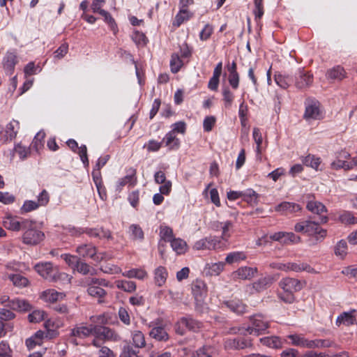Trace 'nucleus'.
I'll list each match as a JSON object with an SVG mask.
<instances>
[{"label": "nucleus", "instance_id": "nucleus-12", "mask_svg": "<svg viewBox=\"0 0 357 357\" xmlns=\"http://www.w3.org/2000/svg\"><path fill=\"white\" fill-rule=\"evenodd\" d=\"M219 243L215 237L208 236L197 241L193 245V249L196 250H215Z\"/></svg>", "mask_w": 357, "mask_h": 357}, {"label": "nucleus", "instance_id": "nucleus-20", "mask_svg": "<svg viewBox=\"0 0 357 357\" xmlns=\"http://www.w3.org/2000/svg\"><path fill=\"white\" fill-rule=\"evenodd\" d=\"M355 312V310H352L349 312H342L337 317L335 321V324L337 326H340L342 324H344L347 326L353 325L356 321V317L354 315V313Z\"/></svg>", "mask_w": 357, "mask_h": 357}, {"label": "nucleus", "instance_id": "nucleus-30", "mask_svg": "<svg viewBox=\"0 0 357 357\" xmlns=\"http://www.w3.org/2000/svg\"><path fill=\"white\" fill-rule=\"evenodd\" d=\"M302 162L307 167H310L317 171L321 169L319 166L321 165V160L319 157H317L314 155L308 154L303 158Z\"/></svg>", "mask_w": 357, "mask_h": 357}, {"label": "nucleus", "instance_id": "nucleus-29", "mask_svg": "<svg viewBox=\"0 0 357 357\" xmlns=\"http://www.w3.org/2000/svg\"><path fill=\"white\" fill-rule=\"evenodd\" d=\"M231 311L236 314H243L245 312L246 306L241 301H228L223 303Z\"/></svg>", "mask_w": 357, "mask_h": 357}, {"label": "nucleus", "instance_id": "nucleus-25", "mask_svg": "<svg viewBox=\"0 0 357 357\" xmlns=\"http://www.w3.org/2000/svg\"><path fill=\"white\" fill-rule=\"evenodd\" d=\"M193 14L190 13L188 8H180L179 12L175 16L174 20L172 23L173 26L178 27L184 22L190 20Z\"/></svg>", "mask_w": 357, "mask_h": 357}, {"label": "nucleus", "instance_id": "nucleus-56", "mask_svg": "<svg viewBox=\"0 0 357 357\" xmlns=\"http://www.w3.org/2000/svg\"><path fill=\"white\" fill-rule=\"evenodd\" d=\"M183 66V61L180 59L178 54H172L170 60L171 70L173 73H176L181 66Z\"/></svg>", "mask_w": 357, "mask_h": 357}, {"label": "nucleus", "instance_id": "nucleus-15", "mask_svg": "<svg viewBox=\"0 0 357 357\" xmlns=\"http://www.w3.org/2000/svg\"><path fill=\"white\" fill-rule=\"evenodd\" d=\"M19 128L20 123L17 121L13 120L9 123H8L6 126L4 130L5 133L3 136L4 142L14 139L17 136Z\"/></svg>", "mask_w": 357, "mask_h": 357}, {"label": "nucleus", "instance_id": "nucleus-39", "mask_svg": "<svg viewBox=\"0 0 357 357\" xmlns=\"http://www.w3.org/2000/svg\"><path fill=\"white\" fill-rule=\"evenodd\" d=\"M215 349L209 345H204L193 353L192 357H213Z\"/></svg>", "mask_w": 357, "mask_h": 357}, {"label": "nucleus", "instance_id": "nucleus-14", "mask_svg": "<svg viewBox=\"0 0 357 357\" xmlns=\"http://www.w3.org/2000/svg\"><path fill=\"white\" fill-rule=\"evenodd\" d=\"M93 324L86 326L83 324L76 325L71 329L70 335L79 338H86L93 335Z\"/></svg>", "mask_w": 357, "mask_h": 357}, {"label": "nucleus", "instance_id": "nucleus-64", "mask_svg": "<svg viewBox=\"0 0 357 357\" xmlns=\"http://www.w3.org/2000/svg\"><path fill=\"white\" fill-rule=\"evenodd\" d=\"M50 201V195L47 190H43L38 196L37 203L39 206H46Z\"/></svg>", "mask_w": 357, "mask_h": 357}, {"label": "nucleus", "instance_id": "nucleus-16", "mask_svg": "<svg viewBox=\"0 0 357 357\" xmlns=\"http://www.w3.org/2000/svg\"><path fill=\"white\" fill-rule=\"evenodd\" d=\"M257 273V268L243 266L234 272L233 275L235 278L241 280H250L255 277Z\"/></svg>", "mask_w": 357, "mask_h": 357}, {"label": "nucleus", "instance_id": "nucleus-5", "mask_svg": "<svg viewBox=\"0 0 357 357\" xmlns=\"http://www.w3.org/2000/svg\"><path fill=\"white\" fill-rule=\"evenodd\" d=\"M34 269L43 278L52 282L56 281L61 275L50 262L38 263L35 265Z\"/></svg>", "mask_w": 357, "mask_h": 357}, {"label": "nucleus", "instance_id": "nucleus-28", "mask_svg": "<svg viewBox=\"0 0 357 357\" xmlns=\"http://www.w3.org/2000/svg\"><path fill=\"white\" fill-rule=\"evenodd\" d=\"M168 273L167 268L164 266L158 267L154 272V280L155 284L162 287L166 282Z\"/></svg>", "mask_w": 357, "mask_h": 357}, {"label": "nucleus", "instance_id": "nucleus-18", "mask_svg": "<svg viewBox=\"0 0 357 357\" xmlns=\"http://www.w3.org/2000/svg\"><path fill=\"white\" fill-rule=\"evenodd\" d=\"M278 296L285 303L289 302L290 298V278H286L280 281Z\"/></svg>", "mask_w": 357, "mask_h": 357}, {"label": "nucleus", "instance_id": "nucleus-33", "mask_svg": "<svg viewBox=\"0 0 357 357\" xmlns=\"http://www.w3.org/2000/svg\"><path fill=\"white\" fill-rule=\"evenodd\" d=\"M313 82L312 75L309 73L301 74L296 82V86L298 89H303L310 86Z\"/></svg>", "mask_w": 357, "mask_h": 357}, {"label": "nucleus", "instance_id": "nucleus-23", "mask_svg": "<svg viewBox=\"0 0 357 357\" xmlns=\"http://www.w3.org/2000/svg\"><path fill=\"white\" fill-rule=\"evenodd\" d=\"M137 171L135 168L130 167L128 170V174L119 181L118 186L122 188L127 184L135 185L137 183Z\"/></svg>", "mask_w": 357, "mask_h": 357}, {"label": "nucleus", "instance_id": "nucleus-50", "mask_svg": "<svg viewBox=\"0 0 357 357\" xmlns=\"http://www.w3.org/2000/svg\"><path fill=\"white\" fill-rule=\"evenodd\" d=\"M339 220L345 225H355L357 223V218L349 211H344L340 215Z\"/></svg>", "mask_w": 357, "mask_h": 357}, {"label": "nucleus", "instance_id": "nucleus-40", "mask_svg": "<svg viewBox=\"0 0 357 357\" xmlns=\"http://www.w3.org/2000/svg\"><path fill=\"white\" fill-rule=\"evenodd\" d=\"M160 236L161 240L169 243L175 238L172 229L166 225H161L160 227Z\"/></svg>", "mask_w": 357, "mask_h": 357}, {"label": "nucleus", "instance_id": "nucleus-36", "mask_svg": "<svg viewBox=\"0 0 357 357\" xmlns=\"http://www.w3.org/2000/svg\"><path fill=\"white\" fill-rule=\"evenodd\" d=\"M116 286L118 289L128 293L134 292L137 288V285L135 282L123 280L116 281Z\"/></svg>", "mask_w": 357, "mask_h": 357}, {"label": "nucleus", "instance_id": "nucleus-13", "mask_svg": "<svg viewBox=\"0 0 357 357\" xmlns=\"http://www.w3.org/2000/svg\"><path fill=\"white\" fill-rule=\"evenodd\" d=\"M226 349H243L251 346L250 340L244 338H229L224 343Z\"/></svg>", "mask_w": 357, "mask_h": 357}, {"label": "nucleus", "instance_id": "nucleus-32", "mask_svg": "<svg viewBox=\"0 0 357 357\" xmlns=\"http://www.w3.org/2000/svg\"><path fill=\"white\" fill-rule=\"evenodd\" d=\"M8 278L14 286L19 288L26 287L29 284V280L26 277L19 273L10 274Z\"/></svg>", "mask_w": 357, "mask_h": 357}, {"label": "nucleus", "instance_id": "nucleus-62", "mask_svg": "<svg viewBox=\"0 0 357 357\" xmlns=\"http://www.w3.org/2000/svg\"><path fill=\"white\" fill-rule=\"evenodd\" d=\"M309 340L298 335H291V344L297 346L306 347Z\"/></svg>", "mask_w": 357, "mask_h": 357}, {"label": "nucleus", "instance_id": "nucleus-42", "mask_svg": "<svg viewBox=\"0 0 357 357\" xmlns=\"http://www.w3.org/2000/svg\"><path fill=\"white\" fill-rule=\"evenodd\" d=\"M129 233L133 240L142 241L144 239V231L138 225H131L129 227Z\"/></svg>", "mask_w": 357, "mask_h": 357}, {"label": "nucleus", "instance_id": "nucleus-31", "mask_svg": "<svg viewBox=\"0 0 357 357\" xmlns=\"http://www.w3.org/2000/svg\"><path fill=\"white\" fill-rule=\"evenodd\" d=\"M170 245L173 250L178 255L184 254L188 250V245L186 242L180 238H174L170 242Z\"/></svg>", "mask_w": 357, "mask_h": 357}, {"label": "nucleus", "instance_id": "nucleus-1", "mask_svg": "<svg viewBox=\"0 0 357 357\" xmlns=\"http://www.w3.org/2000/svg\"><path fill=\"white\" fill-rule=\"evenodd\" d=\"M93 335L95 337L92 341V344L96 347H100L102 345L100 342L107 341L116 342L120 340V336L113 329L103 326L93 325Z\"/></svg>", "mask_w": 357, "mask_h": 357}, {"label": "nucleus", "instance_id": "nucleus-59", "mask_svg": "<svg viewBox=\"0 0 357 357\" xmlns=\"http://www.w3.org/2000/svg\"><path fill=\"white\" fill-rule=\"evenodd\" d=\"M38 207H39V205L38 204L37 202L27 200V201L24 202V204L21 207L20 210H21L22 213H29L30 211L36 210Z\"/></svg>", "mask_w": 357, "mask_h": 357}, {"label": "nucleus", "instance_id": "nucleus-4", "mask_svg": "<svg viewBox=\"0 0 357 357\" xmlns=\"http://www.w3.org/2000/svg\"><path fill=\"white\" fill-rule=\"evenodd\" d=\"M250 321L252 326L245 328L246 331L250 335H259L264 333L269 327L268 320L261 314L251 317Z\"/></svg>", "mask_w": 357, "mask_h": 357}, {"label": "nucleus", "instance_id": "nucleus-11", "mask_svg": "<svg viewBox=\"0 0 357 357\" xmlns=\"http://www.w3.org/2000/svg\"><path fill=\"white\" fill-rule=\"evenodd\" d=\"M192 291L197 305H202L207 292L205 283L202 280H195L192 284Z\"/></svg>", "mask_w": 357, "mask_h": 357}, {"label": "nucleus", "instance_id": "nucleus-52", "mask_svg": "<svg viewBox=\"0 0 357 357\" xmlns=\"http://www.w3.org/2000/svg\"><path fill=\"white\" fill-rule=\"evenodd\" d=\"M45 311L36 310L28 315V319L31 323H38L45 319Z\"/></svg>", "mask_w": 357, "mask_h": 357}, {"label": "nucleus", "instance_id": "nucleus-21", "mask_svg": "<svg viewBox=\"0 0 357 357\" xmlns=\"http://www.w3.org/2000/svg\"><path fill=\"white\" fill-rule=\"evenodd\" d=\"M17 63V59L15 52H7L3 60L4 69L12 74Z\"/></svg>", "mask_w": 357, "mask_h": 357}, {"label": "nucleus", "instance_id": "nucleus-43", "mask_svg": "<svg viewBox=\"0 0 357 357\" xmlns=\"http://www.w3.org/2000/svg\"><path fill=\"white\" fill-rule=\"evenodd\" d=\"M95 13H98L102 17H104L105 21L110 26L111 29L114 33H116V31H117V26L114 18L112 17L109 13L102 8H100V10H96Z\"/></svg>", "mask_w": 357, "mask_h": 357}, {"label": "nucleus", "instance_id": "nucleus-27", "mask_svg": "<svg viewBox=\"0 0 357 357\" xmlns=\"http://www.w3.org/2000/svg\"><path fill=\"white\" fill-rule=\"evenodd\" d=\"M326 77L333 81H340L344 78L345 71L342 67L337 66L327 71Z\"/></svg>", "mask_w": 357, "mask_h": 357}, {"label": "nucleus", "instance_id": "nucleus-34", "mask_svg": "<svg viewBox=\"0 0 357 357\" xmlns=\"http://www.w3.org/2000/svg\"><path fill=\"white\" fill-rule=\"evenodd\" d=\"M149 335L158 341H167L169 339V335L165 329L162 326L153 327Z\"/></svg>", "mask_w": 357, "mask_h": 357}, {"label": "nucleus", "instance_id": "nucleus-8", "mask_svg": "<svg viewBox=\"0 0 357 357\" xmlns=\"http://www.w3.org/2000/svg\"><path fill=\"white\" fill-rule=\"evenodd\" d=\"M75 251L79 256V257H89L96 261H100L103 260L102 257H100L99 256H96L97 248L91 243L81 244L76 248Z\"/></svg>", "mask_w": 357, "mask_h": 357}, {"label": "nucleus", "instance_id": "nucleus-7", "mask_svg": "<svg viewBox=\"0 0 357 357\" xmlns=\"http://www.w3.org/2000/svg\"><path fill=\"white\" fill-rule=\"evenodd\" d=\"M202 326V324L197 320L192 319L190 317H182L179 319L176 324V332L180 335H183L185 331L183 327H185L188 330L197 332Z\"/></svg>", "mask_w": 357, "mask_h": 357}, {"label": "nucleus", "instance_id": "nucleus-38", "mask_svg": "<svg viewBox=\"0 0 357 357\" xmlns=\"http://www.w3.org/2000/svg\"><path fill=\"white\" fill-rule=\"evenodd\" d=\"M75 271L84 275L88 274L93 275L95 272L94 268H93L89 264L82 260L81 259L79 260V263L77 264L75 268Z\"/></svg>", "mask_w": 357, "mask_h": 357}, {"label": "nucleus", "instance_id": "nucleus-47", "mask_svg": "<svg viewBox=\"0 0 357 357\" xmlns=\"http://www.w3.org/2000/svg\"><path fill=\"white\" fill-rule=\"evenodd\" d=\"M332 345L333 342L328 340H309L307 348H325L331 347Z\"/></svg>", "mask_w": 357, "mask_h": 357}, {"label": "nucleus", "instance_id": "nucleus-60", "mask_svg": "<svg viewBox=\"0 0 357 357\" xmlns=\"http://www.w3.org/2000/svg\"><path fill=\"white\" fill-rule=\"evenodd\" d=\"M76 153L79 154L84 167H87L89 165V162L87 156V149L86 145H82L79 146Z\"/></svg>", "mask_w": 357, "mask_h": 357}, {"label": "nucleus", "instance_id": "nucleus-44", "mask_svg": "<svg viewBox=\"0 0 357 357\" xmlns=\"http://www.w3.org/2000/svg\"><path fill=\"white\" fill-rule=\"evenodd\" d=\"M95 13H98L102 17H104L105 21L110 26L111 29L114 33H116V31H117V26L114 18L112 17L109 13L102 8H100V10H96Z\"/></svg>", "mask_w": 357, "mask_h": 357}, {"label": "nucleus", "instance_id": "nucleus-58", "mask_svg": "<svg viewBox=\"0 0 357 357\" xmlns=\"http://www.w3.org/2000/svg\"><path fill=\"white\" fill-rule=\"evenodd\" d=\"M275 81L276 84L282 89H287L289 86L290 78L280 73L275 75Z\"/></svg>", "mask_w": 357, "mask_h": 357}, {"label": "nucleus", "instance_id": "nucleus-46", "mask_svg": "<svg viewBox=\"0 0 357 357\" xmlns=\"http://www.w3.org/2000/svg\"><path fill=\"white\" fill-rule=\"evenodd\" d=\"M95 13H98L102 17H104L105 21L110 26L111 29L114 33H116V31H117V26L114 18L112 17L109 13L102 8H100V10H96Z\"/></svg>", "mask_w": 357, "mask_h": 357}, {"label": "nucleus", "instance_id": "nucleus-51", "mask_svg": "<svg viewBox=\"0 0 357 357\" xmlns=\"http://www.w3.org/2000/svg\"><path fill=\"white\" fill-rule=\"evenodd\" d=\"M347 253V243L344 240H340L335 247L336 256L343 259Z\"/></svg>", "mask_w": 357, "mask_h": 357}, {"label": "nucleus", "instance_id": "nucleus-17", "mask_svg": "<svg viewBox=\"0 0 357 357\" xmlns=\"http://www.w3.org/2000/svg\"><path fill=\"white\" fill-rule=\"evenodd\" d=\"M6 306L19 312H27L31 310V305L27 301L19 298L11 300Z\"/></svg>", "mask_w": 357, "mask_h": 357}, {"label": "nucleus", "instance_id": "nucleus-22", "mask_svg": "<svg viewBox=\"0 0 357 357\" xmlns=\"http://www.w3.org/2000/svg\"><path fill=\"white\" fill-rule=\"evenodd\" d=\"M162 143H165L169 150H176L180 146V140L174 134V131H169L165 135L162 139Z\"/></svg>", "mask_w": 357, "mask_h": 357}, {"label": "nucleus", "instance_id": "nucleus-10", "mask_svg": "<svg viewBox=\"0 0 357 357\" xmlns=\"http://www.w3.org/2000/svg\"><path fill=\"white\" fill-rule=\"evenodd\" d=\"M30 225V220L27 219L19 220L17 217L7 216L3 220V226L12 231H18L25 229Z\"/></svg>", "mask_w": 357, "mask_h": 357}, {"label": "nucleus", "instance_id": "nucleus-6", "mask_svg": "<svg viewBox=\"0 0 357 357\" xmlns=\"http://www.w3.org/2000/svg\"><path fill=\"white\" fill-rule=\"evenodd\" d=\"M306 208L311 213L319 215L320 223H326L328 222L327 208L321 202L315 200L313 197L307 201Z\"/></svg>", "mask_w": 357, "mask_h": 357}, {"label": "nucleus", "instance_id": "nucleus-2", "mask_svg": "<svg viewBox=\"0 0 357 357\" xmlns=\"http://www.w3.org/2000/svg\"><path fill=\"white\" fill-rule=\"evenodd\" d=\"M319 220L316 221L305 220L298 222L294 226L296 232L307 234L309 236H314L317 240L324 239L326 236V230L322 229L319 225Z\"/></svg>", "mask_w": 357, "mask_h": 357}, {"label": "nucleus", "instance_id": "nucleus-3", "mask_svg": "<svg viewBox=\"0 0 357 357\" xmlns=\"http://www.w3.org/2000/svg\"><path fill=\"white\" fill-rule=\"evenodd\" d=\"M22 236V242L26 245H36L40 243L45 238L43 231L36 229L34 222L30 220V225L26 227Z\"/></svg>", "mask_w": 357, "mask_h": 357}, {"label": "nucleus", "instance_id": "nucleus-9", "mask_svg": "<svg viewBox=\"0 0 357 357\" xmlns=\"http://www.w3.org/2000/svg\"><path fill=\"white\" fill-rule=\"evenodd\" d=\"M304 117L307 120H317L323 117L320 110V103L315 100H307Z\"/></svg>", "mask_w": 357, "mask_h": 357}, {"label": "nucleus", "instance_id": "nucleus-19", "mask_svg": "<svg viewBox=\"0 0 357 357\" xmlns=\"http://www.w3.org/2000/svg\"><path fill=\"white\" fill-rule=\"evenodd\" d=\"M65 296L63 292H59L54 289H47L43 291L40 294V298L45 302L54 303L62 299Z\"/></svg>", "mask_w": 357, "mask_h": 357}, {"label": "nucleus", "instance_id": "nucleus-61", "mask_svg": "<svg viewBox=\"0 0 357 357\" xmlns=\"http://www.w3.org/2000/svg\"><path fill=\"white\" fill-rule=\"evenodd\" d=\"M264 343L270 347L279 348L282 347L281 340L278 337H271L265 338Z\"/></svg>", "mask_w": 357, "mask_h": 357}, {"label": "nucleus", "instance_id": "nucleus-54", "mask_svg": "<svg viewBox=\"0 0 357 357\" xmlns=\"http://www.w3.org/2000/svg\"><path fill=\"white\" fill-rule=\"evenodd\" d=\"M273 241H279L283 244H288L290 242V234L287 232L279 231L271 236Z\"/></svg>", "mask_w": 357, "mask_h": 357}, {"label": "nucleus", "instance_id": "nucleus-57", "mask_svg": "<svg viewBox=\"0 0 357 357\" xmlns=\"http://www.w3.org/2000/svg\"><path fill=\"white\" fill-rule=\"evenodd\" d=\"M246 258L245 255L242 252H234L229 253L225 261L228 264H232L234 262L239 261L241 260H243Z\"/></svg>", "mask_w": 357, "mask_h": 357}, {"label": "nucleus", "instance_id": "nucleus-48", "mask_svg": "<svg viewBox=\"0 0 357 357\" xmlns=\"http://www.w3.org/2000/svg\"><path fill=\"white\" fill-rule=\"evenodd\" d=\"M259 195L252 189H247L243 191V199L249 204H257Z\"/></svg>", "mask_w": 357, "mask_h": 357}, {"label": "nucleus", "instance_id": "nucleus-63", "mask_svg": "<svg viewBox=\"0 0 357 357\" xmlns=\"http://www.w3.org/2000/svg\"><path fill=\"white\" fill-rule=\"evenodd\" d=\"M254 14L256 19H261L264 15L263 0H255Z\"/></svg>", "mask_w": 357, "mask_h": 357}, {"label": "nucleus", "instance_id": "nucleus-24", "mask_svg": "<svg viewBox=\"0 0 357 357\" xmlns=\"http://www.w3.org/2000/svg\"><path fill=\"white\" fill-rule=\"evenodd\" d=\"M222 229V236L221 238L227 241L229 238L231 236V234L234 231V225L231 221H226L224 222H217L216 223V229Z\"/></svg>", "mask_w": 357, "mask_h": 357}, {"label": "nucleus", "instance_id": "nucleus-37", "mask_svg": "<svg viewBox=\"0 0 357 357\" xmlns=\"http://www.w3.org/2000/svg\"><path fill=\"white\" fill-rule=\"evenodd\" d=\"M122 275L128 278H137L139 280H143L147 277V273L141 268H132L123 272Z\"/></svg>", "mask_w": 357, "mask_h": 357}, {"label": "nucleus", "instance_id": "nucleus-35", "mask_svg": "<svg viewBox=\"0 0 357 357\" xmlns=\"http://www.w3.org/2000/svg\"><path fill=\"white\" fill-rule=\"evenodd\" d=\"M274 281V278L268 275L262 278L259 279L257 282L253 284V287L257 291H261L267 287H270Z\"/></svg>", "mask_w": 357, "mask_h": 357}, {"label": "nucleus", "instance_id": "nucleus-41", "mask_svg": "<svg viewBox=\"0 0 357 357\" xmlns=\"http://www.w3.org/2000/svg\"><path fill=\"white\" fill-rule=\"evenodd\" d=\"M101 287L102 285H96L94 287H89L87 289L88 294L95 298H98L99 303L102 302L101 298H102L106 295V291Z\"/></svg>", "mask_w": 357, "mask_h": 357}, {"label": "nucleus", "instance_id": "nucleus-45", "mask_svg": "<svg viewBox=\"0 0 357 357\" xmlns=\"http://www.w3.org/2000/svg\"><path fill=\"white\" fill-rule=\"evenodd\" d=\"M95 13H98L102 17H104L105 21L110 26L111 29L114 33H116V31H117V26L114 18L112 17L109 13L102 8H100V10H96Z\"/></svg>", "mask_w": 357, "mask_h": 357}, {"label": "nucleus", "instance_id": "nucleus-49", "mask_svg": "<svg viewBox=\"0 0 357 357\" xmlns=\"http://www.w3.org/2000/svg\"><path fill=\"white\" fill-rule=\"evenodd\" d=\"M132 342L134 345L137 348L145 347L146 342L144 334L139 331H135L132 333Z\"/></svg>", "mask_w": 357, "mask_h": 357}, {"label": "nucleus", "instance_id": "nucleus-26", "mask_svg": "<svg viewBox=\"0 0 357 357\" xmlns=\"http://www.w3.org/2000/svg\"><path fill=\"white\" fill-rule=\"evenodd\" d=\"M79 283L83 287H94L96 285H102L103 287L108 286V282L102 278H96L93 277H86L82 279Z\"/></svg>", "mask_w": 357, "mask_h": 357}, {"label": "nucleus", "instance_id": "nucleus-55", "mask_svg": "<svg viewBox=\"0 0 357 357\" xmlns=\"http://www.w3.org/2000/svg\"><path fill=\"white\" fill-rule=\"evenodd\" d=\"M222 96L225 106L226 107H230L232 105L234 96L229 87L226 86L222 89Z\"/></svg>", "mask_w": 357, "mask_h": 357}, {"label": "nucleus", "instance_id": "nucleus-53", "mask_svg": "<svg viewBox=\"0 0 357 357\" xmlns=\"http://www.w3.org/2000/svg\"><path fill=\"white\" fill-rule=\"evenodd\" d=\"M61 258L73 270V271H75V268L80 259V257L70 254H63L61 255Z\"/></svg>", "mask_w": 357, "mask_h": 357}]
</instances>
